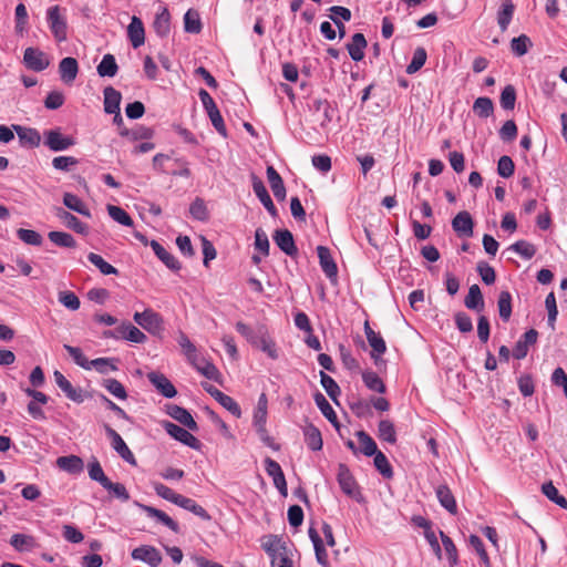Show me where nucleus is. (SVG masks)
<instances>
[{
    "instance_id": "nucleus-1",
    "label": "nucleus",
    "mask_w": 567,
    "mask_h": 567,
    "mask_svg": "<svg viewBox=\"0 0 567 567\" xmlns=\"http://www.w3.org/2000/svg\"><path fill=\"white\" fill-rule=\"evenodd\" d=\"M267 415H268V399L265 393H261L258 398L257 405L254 410L252 415V425L256 430L257 435L260 441L268 447L274 451L279 450V445L275 442L274 437H271L266 427L267 424Z\"/></svg>"
},
{
    "instance_id": "nucleus-2",
    "label": "nucleus",
    "mask_w": 567,
    "mask_h": 567,
    "mask_svg": "<svg viewBox=\"0 0 567 567\" xmlns=\"http://www.w3.org/2000/svg\"><path fill=\"white\" fill-rule=\"evenodd\" d=\"M271 558V567H293V546L280 538H272L264 545Z\"/></svg>"
},
{
    "instance_id": "nucleus-3",
    "label": "nucleus",
    "mask_w": 567,
    "mask_h": 567,
    "mask_svg": "<svg viewBox=\"0 0 567 567\" xmlns=\"http://www.w3.org/2000/svg\"><path fill=\"white\" fill-rule=\"evenodd\" d=\"M198 95H199V99L209 116V120L213 124V126L216 128V131L223 135L224 137L227 136V130H226V126H225V123H224V120L221 117V114L219 112V110L217 109V105L215 103V101L213 100V97L209 95V93L204 90V89H200L199 92H198Z\"/></svg>"
},
{
    "instance_id": "nucleus-4",
    "label": "nucleus",
    "mask_w": 567,
    "mask_h": 567,
    "mask_svg": "<svg viewBox=\"0 0 567 567\" xmlns=\"http://www.w3.org/2000/svg\"><path fill=\"white\" fill-rule=\"evenodd\" d=\"M105 338L125 339L134 343H144L147 337L138 328L130 322H123L115 330H109L103 333Z\"/></svg>"
},
{
    "instance_id": "nucleus-5",
    "label": "nucleus",
    "mask_w": 567,
    "mask_h": 567,
    "mask_svg": "<svg viewBox=\"0 0 567 567\" xmlns=\"http://www.w3.org/2000/svg\"><path fill=\"white\" fill-rule=\"evenodd\" d=\"M134 321L151 334H159L163 331L162 317L152 309H145L143 312H135Z\"/></svg>"
},
{
    "instance_id": "nucleus-6",
    "label": "nucleus",
    "mask_w": 567,
    "mask_h": 567,
    "mask_svg": "<svg viewBox=\"0 0 567 567\" xmlns=\"http://www.w3.org/2000/svg\"><path fill=\"white\" fill-rule=\"evenodd\" d=\"M43 144L53 152H62L75 144L73 137L63 135L61 128H53L44 131Z\"/></svg>"
},
{
    "instance_id": "nucleus-7",
    "label": "nucleus",
    "mask_w": 567,
    "mask_h": 567,
    "mask_svg": "<svg viewBox=\"0 0 567 567\" xmlns=\"http://www.w3.org/2000/svg\"><path fill=\"white\" fill-rule=\"evenodd\" d=\"M337 480L344 494L358 502L361 501L362 496L359 486L347 465L339 464Z\"/></svg>"
},
{
    "instance_id": "nucleus-8",
    "label": "nucleus",
    "mask_w": 567,
    "mask_h": 567,
    "mask_svg": "<svg viewBox=\"0 0 567 567\" xmlns=\"http://www.w3.org/2000/svg\"><path fill=\"white\" fill-rule=\"evenodd\" d=\"M47 18L49 22V27L51 32L53 33L55 40L58 42H63L66 40V21L62 17L60 12V8L58 6L51 7L47 11Z\"/></svg>"
},
{
    "instance_id": "nucleus-9",
    "label": "nucleus",
    "mask_w": 567,
    "mask_h": 567,
    "mask_svg": "<svg viewBox=\"0 0 567 567\" xmlns=\"http://www.w3.org/2000/svg\"><path fill=\"white\" fill-rule=\"evenodd\" d=\"M23 63L29 70L41 72L50 65V60L43 51L30 47L24 50Z\"/></svg>"
},
{
    "instance_id": "nucleus-10",
    "label": "nucleus",
    "mask_w": 567,
    "mask_h": 567,
    "mask_svg": "<svg viewBox=\"0 0 567 567\" xmlns=\"http://www.w3.org/2000/svg\"><path fill=\"white\" fill-rule=\"evenodd\" d=\"M104 429L106 435L111 440L112 447L118 453V455L131 465H136L135 456L128 449L122 436L107 424L104 425Z\"/></svg>"
},
{
    "instance_id": "nucleus-11",
    "label": "nucleus",
    "mask_w": 567,
    "mask_h": 567,
    "mask_svg": "<svg viewBox=\"0 0 567 567\" xmlns=\"http://www.w3.org/2000/svg\"><path fill=\"white\" fill-rule=\"evenodd\" d=\"M162 425L164 430L178 442L195 450L199 447V441L188 430L169 421H163Z\"/></svg>"
},
{
    "instance_id": "nucleus-12",
    "label": "nucleus",
    "mask_w": 567,
    "mask_h": 567,
    "mask_svg": "<svg viewBox=\"0 0 567 567\" xmlns=\"http://www.w3.org/2000/svg\"><path fill=\"white\" fill-rule=\"evenodd\" d=\"M131 556L134 560L143 561L150 567H158L163 559L159 550L151 545H142L134 548Z\"/></svg>"
},
{
    "instance_id": "nucleus-13",
    "label": "nucleus",
    "mask_w": 567,
    "mask_h": 567,
    "mask_svg": "<svg viewBox=\"0 0 567 567\" xmlns=\"http://www.w3.org/2000/svg\"><path fill=\"white\" fill-rule=\"evenodd\" d=\"M452 228L458 237L470 238L473 236L474 223L471 214L462 210L452 219Z\"/></svg>"
},
{
    "instance_id": "nucleus-14",
    "label": "nucleus",
    "mask_w": 567,
    "mask_h": 567,
    "mask_svg": "<svg viewBox=\"0 0 567 567\" xmlns=\"http://www.w3.org/2000/svg\"><path fill=\"white\" fill-rule=\"evenodd\" d=\"M166 412L171 417H173L174 420H176L177 422H179L181 424L186 426L188 430H190V431L198 430L197 423L195 422L194 417L186 409H184L179 405H176V404H167Z\"/></svg>"
},
{
    "instance_id": "nucleus-15",
    "label": "nucleus",
    "mask_w": 567,
    "mask_h": 567,
    "mask_svg": "<svg viewBox=\"0 0 567 567\" xmlns=\"http://www.w3.org/2000/svg\"><path fill=\"white\" fill-rule=\"evenodd\" d=\"M257 343H251L252 346L259 348L262 352H265L270 359H278V351L276 348L275 341L269 337L265 327H259L256 331Z\"/></svg>"
},
{
    "instance_id": "nucleus-16",
    "label": "nucleus",
    "mask_w": 567,
    "mask_h": 567,
    "mask_svg": "<svg viewBox=\"0 0 567 567\" xmlns=\"http://www.w3.org/2000/svg\"><path fill=\"white\" fill-rule=\"evenodd\" d=\"M147 379L163 396L171 399L176 395L177 391L175 386L164 374L150 372Z\"/></svg>"
},
{
    "instance_id": "nucleus-17",
    "label": "nucleus",
    "mask_w": 567,
    "mask_h": 567,
    "mask_svg": "<svg viewBox=\"0 0 567 567\" xmlns=\"http://www.w3.org/2000/svg\"><path fill=\"white\" fill-rule=\"evenodd\" d=\"M318 258L322 271L329 279H336L338 274V267L331 256L329 248L324 246L317 247Z\"/></svg>"
},
{
    "instance_id": "nucleus-18",
    "label": "nucleus",
    "mask_w": 567,
    "mask_h": 567,
    "mask_svg": "<svg viewBox=\"0 0 567 567\" xmlns=\"http://www.w3.org/2000/svg\"><path fill=\"white\" fill-rule=\"evenodd\" d=\"M251 182H252V189L256 194V196L259 198L261 204L265 206V208L268 210V213L271 216L277 215V209L272 203L271 197L269 196L266 186L264 185L262 181L257 177L256 175H251Z\"/></svg>"
},
{
    "instance_id": "nucleus-19",
    "label": "nucleus",
    "mask_w": 567,
    "mask_h": 567,
    "mask_svg": "<svg viewBox=\"0 0 567 567\" xmlns=\"http://www.w3.org/2000/svg\"><path fill=\"white\" fill-rule=\"evenodd\" d=\"M53 378L56 385L64 392L68 399L76 403L83 402L82 390L75 389L60 371L55 370Z\"/></svg>"
},
{
    "instance_id": "nucleus-20",
    "label": "nucleus",
    "mask_w": 567,
    "mask_h": 567,
    "mask_svg": "<svg viewBox=\"0 0 567 567\" xmlns=\"http://www.w3.org/2000/svg\"><path fill=\"white\" fill-rule=\"evenodd\" d=\"M79 73V64L74 58H63L59 63V74L65 84L74 82Z\"/></svg>"
},
{
    "instance_id": "nucleus-21",
    "label": "nucleus",
    "mask_w": 567,
    "mask_h": 567,
    "mask_svg": "<svg viewBox=\"0 0 567 567\" xmlns=\"http://www.w3.org/2000/svg\"><path fill=\"white\" fill-rule=\"evenodd\" d=\"M537 337L538 332L535 329L526 331L516 342L513 350V355L518 360L524 359L528 353V348L536 343Z\"/></svg>"
},
{
    "instance_id": "nucleus-22",
    "label": "nucleus",
    "mask_w": 567,
    "mask_h": 567,
    "mask_svg": "<svg viewBox=\"0 0 567 567\" xmlns=\"http://www.w3.org/2000/svg\"><path fill=\"white\" fill-rule=\"evenodd\" d=\"M276 245L288 256L293 257L297 255V247L295 245L293 236L288 229L276 230L274 235Z\"/></svg>"
},
{
    "instance_id": "nucleus-23",
    "label": "nucleus",
    "mask_w": 567,
    "mask_h": 567,
    "mask_svg": "<svg viewBox=\"0 0 567 567\" xmlns=\"http://www.w3.org/2000/svg\"><path fill=\"white\" fill-rule=\"evenodd\" d=\"M127 35L134 49L140 48L145 42V31L140 18L133 17L127 27Z\"/></svg>"
},
{
    "instance_id": "nucleus-24",
    "label": "nucleus",
    "mask_w": 567,
    "mask_h": 567,
    "mask_svg": "<svg viewBox=\"0 0 567 567\" xmlns=\"http://www.w3.org/2000/svg\"><path fill=\"white\" fill-rule=\"evenodd\" d=\"M22 145L38 147L41 144V135L35 128L12 125Z\"/></svg>"
},
{
    "instance_id": "nucleus-25",
    "label": "nucleus",
    "mask_w": 567,
    "mask_h": 567,
    "mask_svg": "<svg viewBox=\"0 0 567 567\" xmlns=\"http://www.w3.org/2000/svg\"><path fill=\"white\" fill-rule=\"evenodd\" d=\"M150 246L152 247L157 258L163 264H165L167 268L175 271L181 269L179 261L171 252H168L158 241L152 240L150 241Z\"/></svg>"
},
{
    "instance_id": "nucleus-26",
    "label": "nucleus",
    "mask_w": 567,
    "mask_h": 567,
    "mask_svg": "<svg viewBox=\"0 0 567 567\" xmlns=\"http://www.w3.org/2000/svg\"><path fill=\"white\" fill-rule=\"evenodd\" d=\"M364 332L368 339V342L370 347L372 348V358L377 359L379 355L383 354L386 350L385 342L383 338L375 333L372 328L369 326V322L367 321L364 323Z\"/></svg>"
},
{
    "instance_id": "nucleus-27",
    "label": "nucleus",
    "mask_w": 567,
    "mask_h": 567,
    "mask_svg": "<svg viewBox=\"0 0 567 567\" xmlns=\"http://www.w3.org/2000/svg\"><path fill=\"white\" fill-rule=\"evenodd\" d=\"M55 216L59 219H61L68 228L72 229L79 234H86L87 226L85 224H83L82 221H80L78 217H75L68 210H65L61 207H58L55 209Z\"/></svg>"
},
{
    "instance_id": "nucleus-28",
    "label": "nucleus",
    "mask_w": 567,
    "mask_h": 567,
    "mask_svg": "<svg viewBox=\"0 0 567 567\" xmlns=\"http://www.w3.org/2000/svg\"><path fill=\"white\" fill-rule=\"evenodd\" d=\"M367 40L362 33H354L352 40L347 44L349 55L353 61H361L364 58Z\"/></svg>"
},
{
    "instance_id": "nucleus-29",
    "label": "nucleus",
    "mask_w": 567,
    "mask_h": 567,
    "mask_svg": "<svg viewBox=\"0 0 567 567\" xmlns=\"http://www.w3.org/2000/svg\"><path fill=\"white\" fill-rule=\"evenodd\" d=\"M267 178L275 197L278 200H284L286 198V188L281 176L272 166L267 167Z\"/></svg>"
},
{
    "instance_id": "nucleus-30",
    "label": "nucleus",
    "mask_w": 567,
    "mask_h": 567,
    "mask_svg": "<svg viewBox=\"0 0 567 567\" xmlns=\"http://www.w3.org/2000/svg\"><path fill=\"white\" fill-rule=\"evenodd\" d=\"M104 111L107 114L117 113L121 104V93L112 86L104 89Z\"/></svg>"
},
{
    "instance_id": "nucleus-31",
    "label": "nucleus",
    "mask_w": 567,
    "mask_h": 567,
    "mask_svg": "<svg viewBox=\"0 0 567 567\" xmlns=\"http://www.w3.org/2000/svg\"><path fill=\"white\" fill-rule=\"evenodd\" d=\"M436 497L440 504L451 514L455 515L457 513V506L455 498L451 492V489L446 485H440L436 488Z\"/></svg>"
},
{
    "instance_id": "nucleus-32",
    "label": "nucleus",
    "mask_w": 567,
    "mask_h": 567,
    "mask_svg": "<svg viewBox=\"0 0 567 567\" xmlns=\"http://www.w3.org/2000/svg\"><path fill=\"white\" fill-rule=\"evenodd\" d=\"M96 71L101 78L115 76L118 71V65L116 63L114 55L111 53L103 55L101 62L99 63V65L96 68Z\"/></svg>"
},
{
    "instance_id": "nucleus-33",
    "label": "nucleus",
    "mask_w": 567,
    "mask_h": 567,
    "mask_svg": "<svg viewBox=\"0 0 567 567\" xmlns=\"http://www.w3.org/2000/svg\"><path fill=\"white\" fill-rule=\"evenodd\" d=\"M56 465L61 470H63L68 473L76 474V473L82 472L84 464H83V461L81 457H79L76 455H69V456H60L56 460Z\"/></svg>"
},
{
    "instance_id": "nucleus-34",
    "label": "nucleus",
    "mask_w": 567,
    "mask_h": 567,
    "mask_svg": "<svg viewBox=\"0 0 567 567\" xmlns=\"http://www.w3.org/2000/svg\"><path fill=\"white\" fill-rule=\"evenodd\" d=\"M141 508L147 514V516L156 518L158 522H161L163 525L168 527L171 530H173L175 533L178 532V524L175 520H173L163 511L157 509L152 506H147V505H141Z\"/></svg>"
},
{
    "instance_id": "nucleus-35",
    "label": "nucleus",
    "mask_w": 567,
    "mask_h": 567,
    "mask_svg": "<svg viewBox=\"0 0 567 567\" xmlns=\"http://www.w3.org/2000/svg\"><path fill=\"white\" fill-rule=\"evenodd\" d=\"M305 442L312 451H320L322 449L321 432L312 424H308L303 429Z\"/></svg>"
},
{
    "instance_id": "nucleus-36",
    "label": "nucleus",
    "mask_w": 567,
    "mask_h": 567,
    "mask_svg": "<svg viewBox=\"0 0 567 567\" xmlns=\"http://www.w3.org/2000/svg\"><path fill=\"white\" fill-rule=\"evenodd\" d=\"M308 533H309V537L315 547V553H316V558H317L318 564H320L321 566H327L328 554L323 546L321 537L319 536V534L317 533V530L313 527H310Z\"/></svg>"
},
{
    "instance_id": "nucleus-37",
    "label": "nucleus",
    "mask_w": 567,
    "mask_h": 567,
    "mask_svg": "<svg viewBox=\"0 0 567 567\" xmlns=\"http://www.w3.org/2000/svg\"><path fill=\"white\" fill-rule=\"evenodd\" d=\"M63 204L71 210L83 215L85 217H91L90 209L86 207L84 202L76 195L72 193H65L63 195Z\"/></svg>"
},
{
    "instance_id": "nucleus-38",
    "label": "nucleus",
    "mask_w": 567,
    "mask_h": 567,
    "mask_svg": "<svg viewBox=\"0 0 567 567\" xmlns=\"http://www.w3.org/2000/svg\"><path fill=\"white\" fill-rule=\"evenodd\" d=\"M378 437L390 444H394L396 442V431L392 421L385 419L379 422Z\"/></svg>"
},
{
    "instance_id": "nucleus-39",
    "label": "nucleus",
    "mask_w": 567,
    "mask_h": 567,
    "mask_svg": "<svg viewBox=\"0 0 567 567\" xmlns=\"http://www.w3.org/2000/svg\"><path fill=\"white\" fill-rule=\"evenodd\" d=\"M176 505L182 507V508H184V509H186V511H189V512L194 513L196 516L200 517L204 520H209L210 519V516L207 513V511L204 507H202L200 505H198L192 498H188L186 496L181 495V497L177 501Z\"/></svg>"
},
{
    "instance_id": "nucleus-40",
    "label": "nucleus",
    "mask_w": 567,
    "mask_h": 567,
    "mask_svg": "<svg viewBox=\"0 0 567 567\" xmlns=\"http://www.w3.org/2000/svg\"><path fill=\"white\" fill-rule=\"evenodd\" d=\"M178 346L181 347L183 353L187 358V360L195 364V361L198 359L197 349L195 344L189 340V338L182 331H179L177 337Z\"/></svg>"
},
{
    "instance_id": "nucleus-41",
    "label": "nucleus",
    "mask_w": 567,
    "mask_h": 567,
    "mask_svg": "<svg viewBox=\"0 0 567 567\" xmlns=\"http://www.w3.org/2000/svg\"><path fill=\"white\" fill-rule=\"evenodd\" d=\"M313 399L321 413L329 420V422L338 427L337 414L330 403L327 401L326 396L322 393L317 392Z\"/></svg>"
},
{
    "instance_id": "nucleus-42",
    "label": "nucleus",
    "mask_w": 567,
    "mask_h": 567,
    "mask_svg": "<svg viewBox=\"0 0 567 567\" xmlns=\"http://www.w3.org/2000/svg\"><path fill=\"white\" fill-rule=\"evenodd\" d=\"M464 302L468 309L481 311L484 308L483 296L477 285L470 287Z\"/></svg>"
},
{
    "instance_id": "nucleus-43",
    "label": "nucleus",
    "mask_w": 567,
    "mask_h": 567,
    "mask_svg": "<svg viewBox=\"0 0 567 567\" xmlns=\"http://www.w3.org/2000/svg\"><path fill=\"white\" fill-rule=\"evenodd\" d=\"M514 4L511 0H505L502 3V9L497 14V22L502 31H506L514 14Z\"/></svg>"
},
{
    "instance_id": "nucleus-44",
    "label": "nucleus",
    "mask_w": 567,
    "mask_h": 567,
    "mask_svg": "<svg viewBox=\"0 0 567 567\" xmlns=\"http://www.w3.org/2000/svg\"><path fill=\"white\" fill-rule=\"evenodd\" d=\"M49 239L56 246L63 247V248H75L76 241L74 237L64 231H50L48 234Z\"/></svg>"
},
{
    "instance_id": "nucleus-45",
    "label": "nucleus",
    "mask_w": 567,
    "mask_h": 567,
    "mask_svg": "<svg viewBox=\"0 0 567 567\" xmlns=\"http://www.w3.org/2000/svg\"><path fill=\"white\" fill-rule=\"evenodd\" d=\"M116 362L117 360L114 358H97L90 361V370L95 369L97 372L106 374L117 370Z\"/></svg>"
},
{
    "instance_id": "nucleus-46",
    "label": "nucleus",
    "mask_w": 567,
    "mask_h": 567,
    "mask_svg": "<svg viewBox=\"0 0 567 567\" xmlns=\"http://www.w3.org/2000/svg\"><path fill=\"white\" fill-rule=\"evenodd\" d=\"M543 494L559 507L567 509V499L558 493V489L551 482H547L542 486Z\"/></svg>"
},
{
    "instance_id": "nucleus-47",
    "label": "nucleus",
    "mask_w": 567,
    "mask_h": 567,
    "mask_svg": "<svg viewBox=\"0 0 567 567\" xmlns=\"http://www.w3.org/2000/svg\"><path fill=\"white\" fill-rule=\"evenodd\" d=\"M355 435L359 440V443L361 444V452L365 456H372L379 452L377 443L368 433L364 431H358Z\"/></svg>"
},
{
    "instance_id": "nucleus-48",
    "label": "nucleus",
    "mask_w": 567,
    "mask_h": 567,
    "mask_svg": "<svg viewBox=\"0 0 567 567\" xmlns=\"http://www.w3.org/2000/svg\"><path fill=\"white\" fill-rule=\"evenodd\" d=\"M362 380L367 388L378 393L385 392V385L381 378L373 371H367L362 373Z\"/></svg>"
},
{
    "instance_id": "nucleus-49",
    "label": "nucleus",
    "mask_w": 567,
    "mask_h": 567,
    "mask_svg": "<svg viewBox=\"0 0 567 567\" xmlns=\"http://www.w3.org/2000/svg\"><path fill=\"white\" fill-rule=\"evenodd\" d=\"M320 383L322 388L326 390L327 394L330 396V399L337 402V398L341 393L338 383L323 371L320 372Z\"/></svg>"
},
{
    "instance_id": "nucleus-50",
    "label": "nucleus",
    "mask_w": 567,
    "mask_h": 567,
    "mask_svg": "<svg viewBox=\"0 0 567 567\" xmlns=\"http://www.w3.org/2000/svg\"><path fill=\"white\" fill-rule=\"evenodd\" d=\"M499 317L503 321H508L512 315V296L508 291H502L497 301Z\"/></svg>"
},
{
    "instance_id": "nucleus-51",
    "label": "nucleus",
    "mask_w": 567,
    "mask_h": 567,
    "mask_svg": "<svg viewBox=\"0 0 567 567\" xmlns=\"http://www.w3.org/2000/svg\"><path fill=\"white\" fill-rule=\"evenodd\" d=\"M184 28L186 32L199 33L202 30V22L197 11L189 9L184 16Z\"/></svg>"
},
{
    "instance_id": "nucleus-52",
    "label": "nucleus",
    "mask_w": 567,
    "mask_h": 567,
    "mask_svg": "<svg viewBox=\"0 0 567 567\" xmlns=\"http://www.w3.org/2000/svg\"><path fill=\"white\" fill-rule=\"evenodd\" d=\"M155 32L159 37H166L169 32V12L166 8L157 13L154 20Z\"/></svg>"
},
{
    "instance_id": "nucleus-53",
    "label": "nucleus",
    "mask_w": 567,
    "mask_h": 567,
    "mask_svg": "<svg viewBox=\"0 0 567 567\" xmlns=\"http://www.w3.org/2000/svg\"><path fill=\"white\" fill-rule=\"evenodd\" d=\"M473 111L480 117H488L494 111L492 100L489 97H477L473 104Z\"/></svg>"
},
{
    "instance_id": "nucleus-54",
    "label": "nucleus",
    "mask_w": 567,
    "mask_h": 567,
    "mask_svg": "<svg viewBox=\"0 0 567 567\" xmlns=\"http://www.w3.org/2000/svg\"><path fill=\"white\" fill-rule=\"evenodd\" d=\"M107 213L112 219H114L115 221L123 226L132 227L134 224L131 216L118 206L107 205Z\"/></svg>"
},
{
    "instance_id": "nucleus-55",
    "label": "nucleus",
    "mask_w": 567,
    "mask_h": 567,
    "mask_svg": "<svg viewBox=\"0 0 567 567\" xmlns=\"http://www.w3.org/2000/svg\"><path fill=\"white\" fill-rule=\"evenodd\" d=\"M508 249L515 251L527 260L532 259L536 254L535 246L526 240H518L511 245Z\"/></svg>"
},
{
    "instance_id": "nucleus-56",
    "label": "nucleus",
    "mask_w": 567,
    "mask_h": 567,
    "mask_svg": "<svg viewBox=\"0 0 567 567\" xmlns=\"http://www.w3.org/2000/svg\"><path fill=\"white\" fill-rule=\"evenodd\" d=\"M373 456V463L379 473L385 478H391L393 476V470L386 456L380 451L375 453Z\"/></svg>"
},
{
    "instance_id": "nucleus-57",
    "label": "nucleus",
    "mask_w": 567,
    "mask_h": 567,
    "mask_svg": "<svg viewBox=\"0 0 567 567\" xmlns=\"http://www.w3.org/2000/svg\"><path fill=\"white\" fill-rule=\"evenodd\" d=\"M426 58H427V54H426L425 49L416 48L413 53L412 61L406 66V73L413 74V73L417 72L425 64Z\"/></svg>"
},
{
    "instance_id": "nucleus-58",
    "label": "nucleus",
    "mask_w": 567,
    "mask_h": 567,
    "mask_svg": "<svg viewBox=\"0 0 567 567\" xmlns=\"http://www.w3.org/2000/svg\"><path fill=\"white\" fill-rule=\"evenodd\" d=\"M18 238L27 245L40 246L43 241L42 236L32 229L19 228L17 230Z\"/></svg>"
},
{
    "instance_id": "nucleus-59",
    "label": "nucleus",
    "mask_w": 567,
    "mask_h": 567,
    "mask_svg": "<svg viewBox=\"0 0 567 567\" xmlns=\"http://www.w3.org/2000/svg\"><path fill=\"white\" fill-rule=\"evenodd\" d=\"M468 542L473 549L476 551V554L480 556L484 567H492L489 557L487 555V551L485 550L482 539L477 535H471Z\"/></svg>"
},
{
    "instance_id": "nucleus-60",
    "label": "nucleus",
    "mask_w": 567,
    "mask_h": 567,
    "mask_svg": "<svg viewBox=\"0 0 567 567\" xmlns=\"http://www.w3.org/2000/svg\"><path fill=\"white\" fill-rule=\"evenodd\" d=\"M89 476L92 481L100 483L102 486L109 481L104 471L96 458H93L87 465Z\"/></svg>"
},
{
    "instance_id": "nucleus-61",
    "label": "nucleus",
    "mask_w": 567,
    "mask_h": 567,
    "mask_svg": "<svg viewBox=\"0 0 567 567\" xmlns=\"http://www.w3.org/2000/svg\"><path fill=\"white\" fill-rule=\"evenodd\" d=\"M87 259L92 262L103 275H116L117 269L111 264L106 262L100 255L90 252Z\"/></svg>"
},
{
    "instance_id": "nucleus-62",
    "label": "nucleus",
    "mask_w": 567,
    "mask_h": 567,
    "mask_svg": "<svg viewBox=\"0 0 567 567\" xmlns=\"http://www.w3.org/2000/svg\"><path fill=\"white\" fill-rule=\"evenodd\" d=\"M102 385L115 398L120 400H125L127 398V393L123 384L115 379H105Z\"/></svg>"
},
{
    "instance_id": "nucleus-63",
    "label": "nucleus",
    "mask_w": 567,
    "mask_h": 567,
    "mask_svg": "<svg viewBox=\"0 0 567 567\" xmlns=\"http://www.w3.org/2000/svg\"><path fill=\"white\" fill-rule=\"evenodd\" d=\"M530 45V40L525 34L514 38L511 41V49L518 56L526 54Z\"/></svg>"
},
{
    "instance_id": "nucleus-64",
    "label": "nucleus",
    "mask_w": 567,
    "mask_h": 567,
    "mask_svg": "<svg viewBox=\"0 0 567 567\" xmlns=\"http://www.w3.org/2000/svg\"><path fill=\"white\" fill-rule=\"evenodd\" d=\"M10 544L17 550L22 551L24 549H29L33 546L34 539L32 536L24 534H14L11 536Z\"/></svg>"
}]
</instances>
